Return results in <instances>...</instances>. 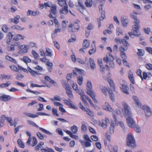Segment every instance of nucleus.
<instances>
[{"label": "nucleus", "instance_id": "f257e3e1", "mask_svg": "<svg viewBox=\"0 0 152 152\" xmlns=\"http://www.w3.org/2000/svg\"><path fill=\"white\" fill-rule=\"evenodd\" d=\"M122 104L124 108V114L126 118L128 126L131 128L135 127L136 123L132 118V116L129 110V107L124 102H122Z\"/></svg>", "mask_w": 152, "mask_h": 152}, {"label": "nucleus", "instance_id": "f03ea898", "mask_svg": "<svg viewBox=\"0 0 152 152\" xmlns=\"http://www.w3.org/2000/svg\"><path fill=\"white\" fill-rule=\"evenodd\" d=\"M136 22L137 24L133 26L131 32L128 33L130 37L132 38H134V36L138 37L141 35L140 33L139 32L140 27V25H138L139 21L137 20Z\"/></svg>", "mask_w": 152, "mask_h": 152}, {"label": "nucleus", "instance_id": "7ed1b4c3", "mask_svg": "<svg viewBox=\"0 0 152 152\" xmlns=\"http://www.w3.org/2000/svg\"><path fill=\"white\" fill-rule=\"evenodd\" d=\"M122 43L123 45H121L120 47L119 50L120 51L121 56L124 58H126V54L124 51L128 49L130 45L128 42L124 39H123Z\"/></svg>", "mask_w": 152, "mask_h": 152}, {"label": "nucleus", "instance_id": "20e7f679", "mask_svg": "<svg viewBox=\"0 0 152 152\" xmlns=\"http://www.w3.org/2000/svg\"><path fill=\"white\" fill-rule=\"evenodd\" d=\"M126 145L130 147L135 148L136 146V142L132 134L129 133L127 136Z\"/></svg>", "mask_w": 152, "mask_h": 152}, {"label": "nucleus", "instance_id": "39448f33", "mask_svg": "<svg viewBox=\"0 0 152 152\" xmlns=\"http://www.w3.org/2000/svg\"><path fill=\"white\" fill-rule=\"evenodd\" d=\"M114 58L111 54L109 53H107V54L106 57L103 58V61L105 62L106 63H109L110 66L112 68L114 67V65L113 62Z\"/></svg>", "mask_w": 152, "mask_h": 152}, {"label": "nucleus", "instance_id": "423d86ee", "mask_svg": "<svg viewBox=\"0 0 152 152\" xmlns=\"http://www.w3.org/2000/svg\"><path fill=\"white\" fill-rule=\"evenodd\" d=\"M80 29V27L77 22H75L73 24L70 23L68 26V30L70 32H75L78 31Z\"/></svg>", "mask_w": 152, "mask_h": 152}, {"label": "nucleus", "instance_id": "0eeeda50", "mask_svg": "<svg viewBox=\"0 0 152 152\" xmlns=\"http://www.w3.org/2000/svg\"><path fill=\"white\" fill-rule=\"evenodd\" d=\"M47 7H50V10H56L57 7L56 5L54 4H52L51 2L49 1L46 3H45L44 4H41L39 6V8L40 9H42L45 7V9H46Z\"/></svg>", "mask_w": 152, "mask_h": 152}, {"label": "nucleus", "instance_id": "6e6552de", "mask_svg": "<svg viewBox=\"0 0 152 152\" xmlns=\"http://www.w3.org/2000/svg\"><path fill=\"white\" fill-rule=\"evenodd\" d=\"M50 13L49 15V16L52 18H54V21L56 26L58 27L59 24L58 21L55 18V17L53 16L55 15L56 13V10H50Z\"/></svg>", "mask_w": 152, "mask_h": 152}, {"label": "nucleus", "instance_id": "1a4fd4ad", "mask_svg": "<svg viewBox=\"0 0 152 152\" xmlns=\"http://www.w3.org/2000/svg\"><path fill=\"white\" fill-rule=\"evenodd\" d=\"M140 107L144 110L146 116L149 117L151 115V110L147 106H141Z\"/></svg>", "mask_w": 152, "mask_h": 152}, {"label": "nucleus", "instance_id": "9d476101", "mask_svg": "<svg viewBox=\"0 0 152 152\" xmlns=\"http://www.w3.org/2000/svg\"><path fill=\"white\" fill-rule=\"evenodd\" d=\"M121 87H120L122 91L124 93L126 94H129V93L128 91L129 88L128 86L126 84H121Z\"/></svg>", "mask_w": 152, "mask_h": 152}, {"label": "nucleus", "instance_id": "9b49d317", "mask_svg": "<svg viewBox=\"0 0 152 152\" xmlns=\"http://www.w3.org/2000/svg\"><path fill=\"white\" fill-rule=\"evenodd\" d=\"M86 85L87 91L86 92L88 94H90L91 93L94 92L92 91V86L91 82L88 81H87Z\"/></svg>", "mask_w": 152, "mask_h": 152}, {"label": "nucleus", "instance_id": "f8f14e48", "mask_svg": "<svg viewBox=\"0 0 152 152\" xmlns=\"http://www.w3.org/2000/svg\"><path fill=\"white\" fill-rule=\"evenodd\" d=\"M105 18V11L104 10H102L101 13V16L99 18H97V21L98 23L99 27L101 26V21L102 20Z\"/></svg>", "mask_w": 152, "mask_h": 152}, {"label": "nucleus", "instance_id": "ddd939ff", "mask_svg": "<svg viewBox=\"0 0 152 152\" xmlns=\"http://www.w3.org/2000/svg\"><path fill=\"white\" fill-rule=\"evenodd\" d=\"M11 98V97L10 96L6 94L0 96V100L2 101L7 102L10 100Z\"/></svg>", "mask_w": 152, "mask_h": 152}, {"label": "nucleus", "instance_id": "4468645a", "mask_svg": "<svg viewBox=\"0 0 152 152\" xmlns=\"http://www.w3.org/2000/svg\"><path fill=\"white\" fill-rule=\"evenodd\" d=\"M58 4L61 7L64 6L62 10H68V7L66 3V1L65 0H61L58 1Z\"/></svg>", "mask_w": 152, "mask_h": 152}, {"label": "nucleus", "instance_id": "2eb2a0df", "mask_svg": "<svg viewBox=\"0 0 152 152\" xmlns=\"http://www.w3.org/2000/svg\"><path fill=\"white\" fill-rule=\"evenodd\" d=\"M89 62L91 69L92 70L95 69L96 68V66L94 61L93 59L91 58H90L89 59Z\"/></svg>", "mask_w": 152, "mask_h": 152}, {"label": "nucleus", "instance_id": "dca6fc26", "mask_svg": "<svg viewBox=\"0 0 152 152\" xmlns=\"http://www.w3.org/2000/svg\"><path fill=\"white\" fill-rule=\"evenodd\" d=\"M13 36V35L12 34V32H10L8 33L7 36V44H9Z\"/></svg>", "mask_w": 152, "mask_h": 152}, {"label": "nucleus", "instance_id": "f3484780", "mask_svg": "<svg viewBox=\"0 0 152 152\" xmlns=\"http://www.w3.org/2000/svg\"><path fill=\"white\" fill-rule=\"evenodd\" d=\"M20 18V16L19 15H17L14 17V18H11L10 19V22H13L15 24H17L19 23V19Z\"/></svg>", "mask_w": 152, "mask_h": 152}, {"label": "nucleus", "instance_id": "a211bd4d", "mask_svg": "<svg viewBox=\"0 0 152 152\" xmlns=\"http://www.w3.org/2000/svg\"><path fill=\"white\" fill-rule=\"evenodd\" d=\"M140 13H139L138 12H134L133 13H132L131 14V17L132 18L134 19V23H135V24H137V23L136 22V21H137V20H138L139 21V23H138V25H139V23H140V20L137 19L136 16L135 15V14H140Z\"/></svg>", "mask_w": 152, "mask_h": 152}, {"label": "nucleus", "instance_id": "6ab92c4d", "mask_svg": "<svg viewBox=\"0 0 152 152\" xmlns=\"http://www.w3.org/2000/svg\"><path fill=\"white\" fill-rule=\"evenodd\" d=\"M27 45H22L20 46L18 48H19V49L22 51L23 52L26 53L27 52Z\"/></svg>", "mask_w": 152, "mask_h": 152}, {"label": "nucleus", "instance_id": "aec40b11", "mask_svg": "<svg viewBox=\"0 0 152 152\" xmlns=\"http://www.w3.org/2000/svg\"><path fill=\"white\" fill-rule=\"evenodd\" d=\"M33 16H36L39 15V12L37 10H34L33 11H31V10H28V12L27 13V15H31Z\"/></svg>", "mask_w": 152, "mask_h": 152}, {"label": "nucleus", "instance_id": "412c9836", "mask_svg": "<svg viewBox=\"0 0 152 152\" xmlns=\"http://www.w3.org/2000/svg\"><path fill=\"white\" fill-rule=\"evenodd\" d=\"M21 60L24 63H25L27 65L28 63H30L31 62V60L28 56H23V58H21Z\"/></svg>", "mask_w": 152, "mask_h": 152}, {"label": "nucleus", "instance_id": "4be33fe9", "mask_svg": "<svg viewBox=\"0 0 152 152\" xmlns=\"http://www.w3.org/2000/svg\"><path fill=\"white\" fill-rule=\"evenodd\" d=\"M83 48L86 49L88 48L90 45L89 42L87 39H85L84 40L83 43Z\"/></svg>", "mask_w": 152, "mask_h": 152}, {"label": "nucleus", "instance_id": "5701e85b", "mask_svg": "<svg viewBox=\"0 0 152 152\" xmlns=\"http://www.w3.org/2000/svg\"><path fill=\"white\" fill-rule=\"evenodd\" d=\"M64 132H65L66 133L68 134L69 135V136L72 138L75 139H77L78 138V137L77 136L73 135L72 133L71 132H70L68 130H66V131H64Z\"/></svg>", "mask_w": 152, "mask_h": 152}, {"label": "nucleus", "instance_id": "b1692460", "mask_svg": "<svg viewBox=\"0 0 152 152\" xmlns=\"http://www.w3.org/2000/svg\"><path fill=\"white\" fill-rule=\"evenodd\" d=\"M24 37L20 34H17L14 37L13 40L15 41H18L20 39H23Z\"/></svg>", "mask_w": 152, "mask_h": 152}, {"label": "nucleus", "instance_id": "393cba45", "mask_svg": "<svg viewBox=\"0 0 152 152\" xmlns=\"http://www.w3.org/2000/svg\"><path fill=\"white\" fill-rule=\"evenodd\" d=\"M23 114L24 115H26L28 117L33 118L37 117H38V115L36 114H33L32 113L26 112L23 113Z\"/></svg>", "mask_w": 152, "mask_h": 152}, {"label": "nucleus", "instance_id": "a878e982", "mask_svg": "<svg viewBox=\"0 0 152 152\" xmlns=\"http://www.w3.org/2000/svg\"><path fill=\"white\" fill-rule=\"evenodd\" d=\"M103 109L106 110L110 111H112V110H113L108 103L106 102L105 103V106L103 107Z\"/></svg>", "mask_w": 152, "mask_h": 152}, {"label": "nucleus", "instance_id": "bb28decb", "mask_svg": "<svg viewBox=\"0 0 152 152\" xmlns=\"http://www.w3.org/2000/svg\"><path fill=\"white\" fill-rule=\"evenodd\" d=\"M77 77L78 83L80 85H81L82 84L83 81V78L82 75L80 74L79 75H77Z\"/></svg>", "mask_w": 152, "mask_h": 152}, {"label": "nucleus", "instance_id": "cd10ccee", "mask_svg": "<svg viewBox=\"0 0 152 152\" xmlns=\"http://www.w3.org/2000/svg\"><path fill=\"white\" fill-rule=\"evenodd\" d=\"M132 99L139 107L141 106V103L139 101L138 98L137 96H133L132 97Z\"/></svg>", "mask_w": 152, "mask_h": 152}, {"label": "nucleus", "instance_id": "c85d7f7f", "mask_svg": "<svg viewBox=\"0 0 152 152\" xmlns=\"http://www.w3.org/2000/svg\"><path fill=\"white\" fill-rule=\"evenodd\" d=\"M71 90V88L66 90V92L68 96L70 98L72 99L73 98V96L72 94V91Z\"/></svg>", "mask_w": 152, "mask_h": 152}, {"label": "nucleus", "instance_id": "c756f323", "mask_svg": "<svg viewBox=\"0 0 152 152\" xmlns=\"http://www.w3.org/2000/svg\"><path fill=\"white\" fill-rule=\"evenodd\" d=\"M107 121H109V120L107 118H106L105 120L102 121V123L101 124L102 126L106 128L107 127Z\"/></svg>", "mask_w": 152, "mask_h": 152}, {"label": "nucleus", "instance_id": "7c9ffc66", "mask_svg": "<svg viewBox=\"0 0 152 152\" xmlns=\"http://www.w3.org/2000/svg\"><path fill=\"white\" fill-rule=\"evenodd\" d=\"M58 32H61V29L59 28L55 29L53 31V34L51 35V37L52 39L55 38L57 35L56 34Z\"/></svg>", "mask_w": 152, "mask_h": 152}, {"label": "nucleus", "instance_id": "2f4dec72", "mask_svg": "<svg viewBox=\"0 0 152 152\" xmlns=\"http://www.w3.org/2000/svg\"><path fill=\"white\" fill-rule=\"evenodd\" d=\"M71 129L74 134H76L77 131L78 129L77 126L75 125H73L71 127Z\"/></svg>", "mask_w": 152, "mask_h": 152}, {"label": "nucleus", "instance_id": "473e14b6", "mask_svg": "<svg viewBox=\"0 0 152 152\" xmlns=\"http://www.w3.org/2000/svg\"><path fill=\"white\" fill-rule=\"evenodd\" d=\"M86 7H90L92 5L93 1L92 0H86L85 3Z\"/></svg>", "mask_w": 152, "mask_h": 152}, {"label": "nucleus", "instance_id": "72a5a7b5", "mask_svg": "<svg viewBox=\"0 0 152 152\" xmlns=\"http://www.w3.org/2000/svg\"><path fill=\"white\" fill-rule=\"evenodd\" d=\"M5 116L4 115H2L0 117V126H3L4 125Z\"/></svg>", "mask_w": 152, "mask_h": 152}, {"label": "nucleus", "instance_id": "f704fd0d", "mask_svg": "<svg viewBox=\"0 0 152 152\" xmlns=\"http://www.w3.org/2000/svg\"><path fill=\"white\" fill-rule=\"evenodd\" d=\"M31 53L32 54L33 57L35 59L37 60L39 58V56L38 54L34 50H32Z\"/></svg>", "mask_w": 152, "mask_h": 152}, {"label": "nucleus", "instance_id": "c9c22d12", "mask_svg": "<svg viewBox=\"0 0 152 152\" xmlns=\"http://www.w3.org/2000/svg\"><path fill=\"white\" fill-rule=\"evenodd\" d=\"M88 95L93 100L95 103H97L98 102L95 98L96 94L94 92L90 94H88Z\"/></svg>", "mask_w": 152, "mask_h": 152}, {"label": "nucleus", "instance_id": "e433bc0d", "mask_svg": "<svg viewBox=\"0 0 152 152\" xmlns=\"http://www.w3.org/2000/svg\"><path fill=\"white\" fill-rule=\"evenodd\" d=\"M5 58L7 60L12 62H13L15 64H16L17 63V61H16L15 60L11 58V57L10 56H6Z\"/></svg>", "mask_w": 152, "mask_h": 152}, {"label": "nucleus", "instance_id": "4c0bfd02", "mask_svg": "<svg viewBox=\"0 0 152 152\" xmlns=\"http://www.w3.org/2000/svg\"><path fill=\"white\" fill-rule=\"evenodd\" d=\"M108 89V87H102L101 88V90L103 93L105 95H106L107 94V91Z\"/></svg>", "mask_w": 152, "mask_h": 152}, {"label": "nucleus", "instance_id": "58836bf2", "mask_svg": "<svg viewBox=\"0 0 152 152\" xmlns=\"http://www.w3.org/2000/svg\"><path fill=\"white\" fill-rule=\"evenodd\" d=\"M17 143L20 148H24V145L20 139H19L18 140Z\"/></svg>", "mask_w": 152, "mask_h": 152}, {"label": "nucleus", "instance_id": "ea45409f", "mask_svg": "<svg viewBox=\"0 0 152 152\" xmlns=\"http://www.w3.org/2000/svg\"><path fill=\"white\" fill-rule=\"evenodd\" d=\"M78 3L79 7L81 9H85V6L83 4L81 0H78Z\"/></svg>", "mask_w": 152, "mask_h": 152}, {"label": "nucleus", "instance_id": "a19ab883", "mask_svg": "<svg viewBox=\"0 0 152 152\" xmlns=\"http://www.w3.org/2000/svg\"><path fill=\"white\" fill-rule=\"evenodd\" d=\"M2 30L5 33H7L9 31V28L6 25H4L2 27Z\"/></svg>", "mask_w": 152, "mask_h": 152}, {"label": "nucleus", "instance_id": "79ce46f5", "mask_svg": "<svg viewBox=\"0 0 152 152\" xmlns=\"http://www.w3.org/2000/svg\"><path fill=\"white\" fill-rule=\"evenodd\" d=\"M46 52L47 54L46 55L48 56L51 57L52 56V54L51 52V50L48 48H46Z\"/></svg>", "mask_w": 152, "mask_h": 152}, {"label": "nucleus", "instance_id": "37998d69", "mask_svg": "<svg viewBox=\"0 0 152 152\" xmlns=\"http://www.w3.org/2000/svg\"><path fill=\"white\" fill-rule=\"evenodd\" d=\"M68 23L67 21L65 20H63L62 22V29L64 31L66 28V23Z\"/></svg>", "mask_w": 152, "mask_h": 152}, {"label": "nucleus", "instance_id": "c03bdc74", "mask_svg": "<svg viewBox=\"0 0 152 152\" xmlns=\"http://www.w3.org/2000/svg\"><path fill=\"white\" fill-rule=\"evenodd\" d=\"M128 77L130 81L132 84H134L135 83V82L133 74H129Z\"/></svg>", "mask_w": 152, "mask_h": 152}, {"label": "nucleus", "instance_id": "a18cd8bd", "mask_svg": "<svg viewBox=\"0 0 152 152\" xmlns=\"http://www.w3.org/2000/svg\"><path fill=\"white\" fill-rule=\"evenodd\" d=\"M39 129L42 131V132L48 134L49 135H52V133L50 132L49 131L47 130H46L44 129L43 128L39 127Z\"/></svg>", "mask_w": 152, "mask_h": 152}, {"label": "nucleus", "instance_id": "49530a36", "mask_svg": "<svg viewBox=\"0 0 152 152\" xmlns=\"http://www.w3.org/2000/svg\"><path fill=\"white\" fill-rule=\"evenodd\" d=\"M11 69L16 72H18L20 70L16 66L14 65H11L10 66Z\"/></svg>", "mask_w": 152, "mask_h": 152}, {"label": "nucleus", "instance_id": "de8ad7c7", "mask_svg": "<svg viewBox=\"0 0 152 152\" xmlns=\"http://www.w3.org/2000/svg\"><path fill=\"white\" fill-rule=\"evenodd\" d=\"M27 68L28 69V71L30 73L31 75L34 77H35L36 75L34 73V70L32 69L29 66H27Z\"/></svg>", "mask_w": 152, "mask_h": 152}, {"label": "nucleus", "instance_id": "09e8293b", "mask_svg": "<svg viewBox=\"0 0 152 152\" xmlns=\"http://www.w3.org/2000/svg\"><path fill=\"white\" fill-rule=\"evenodd\" d=\"M79 94L81 96V99L84 102H87L85 100L84 98H86V96H85L84 94V93H79Z\"/></svg>", "mask_w": 152, "mask_h": 152}, {"label": "nucleus", "instance_id": "8fccbe9b", "mask_svg": "<svg viewBox=\"0 0 152 152\" xmlns=\"http://www.w3.org/2000/svg\"><path fill=\"white\" fill-rule=\"evenodd\" d=\"M64 103L66 105L69 106L71 103V101L69 99V100H66L65 98L63 100Z\"/></svg>", "mask_w": 152, "mask_h": 152}, {"label": "nucleus", "instance_id": "3c124183", "mask_svg": "<svg viewBox=\"0 0 152 152\" xmlns=\"http://www.w3.org/2000/svg\"><path fill=\"white\" fill-rule=\"evenodd\" d=\"M114 124L113 123H111L110 126V134H113L114 132Z\"/></svg>", "mask_w": 152, "mask_h": 152}, {"label": "nucleus", "instance_id": "603ef678", "mask_svg": "<svg viewBox=\"0 0 152 152\" xmlns=\"http://www.w3.org/2000/svg\"><path fill=\"white\" fill-rule=\"evenodd\" d=\"M137 54L139 56H143L144 54V51L141 49H138Z\"/></svg>", "mask_w": 152, "mask_h": 152}, {"label": "nucleus", "instance_id": "864d4df0", "mask_svg": "<svg viewBox=\"0 0 152 152\" xmlns=\"http://www.w3.org/2000/svg\"><path fill=\"white\" fill-rule=\"evenodd\" d=\"M120 34H123L122 31L120 28H118L116 29V34L119 36Z\"/></svg>", "mask_w": 152, "mask_h": 152}, {"label": "nucleus", "instance_id": "5fc2aeb1", "mask_svg": "<svg viewBox=\"0 0 152 152\" xmlns=\"http://www.w3.org/2000/svg\"><path fill=\"white\" fill-rule=\"evenodd\" d=\"M12 28L13 29H16L20 31L23 30L24 29V28H21L20 26L17 25H15L14 26L12 27Z\"/></svg>", "mask_w": 152, "mask_h": 152}, {"label": "nucleus", "instance_id": "6e6d98bb", "mask_svg": "<svg viewBox=\"0 0 152 152\" xmlns=\"http://www.w3.org/2000/svg\"><path fill=\"white\" fill-rule=\"evenodd\" d=\"M63 85L65 88L66 90L71 89V87L70 85L66 83H64L63 84Z\"/></svg>", "mask_w": 152, "mask_h": 152}, {"label": "nucleus", "instance_id": "4d7b16f0", "mask_svg": "<svg viewBox=\"0 0 152 152\" xmlns=\"http://www.w3.org/2000/svg\"><path fill=\"white\" fill-rule=\"evenodd\" d=\"M5 119L7 120V121L9 122V123L10 124V125L11 126H12L13 125V124L12 123L11 121H12V118L10 117H6L5 118Z\"/></svg>", "mask_w": 152, "mask_h": 152}, {"label": "nucleus", "instance_id": "13d9d810", "mask_svg": "<svg viewBox=\"0 0 152 152\" xmlns=\"http://www.w3.org/2000/svg\"><path fill=\"white\" fill-rule=\"evenodd\" d=\"M72 87L73 89L75 90L78 93L79 92V90L78 89L76 83H73Z\"/></svg>", "mask_w": 152, "mask_h": 152}, {"label": "nucleus", "instance_id": "bf43d9fd", "mask_svg": "<svg viewBox=\"0 0 152 152\" xmlns=\"http://www.w3.org/2000/svg\"><path fill=\"white\" fill-rule=\"evenodd\" d=\"M52 113L54 115L57 116H59V114L57 113V110L55 108H53L52 110Z\"/></svg>", "mask_w": 152, "mask_h": 152}, {"label": "nucleus", "instance_id": "052dcab7", "mask_svg": "<svg viewBox=\"0 0 152 152\" xmlns=\"http://www.w3.org/2000/svg\"><path fill=\"white\" fill-rule=\"evenodd\" d=\"M146 68L148 70H152V64H147L145 65Z\"/></svg>", "mask_w": 152, "mask_h": 152}, {"label": "nucleus", "instance_id": "680f3d73", "mask_svg": "<svg viewBox=\"0 0 152 152\" xmlns=\"http://www.w3.org/2000/svg\"><path fill=\"white\" fill-rule=\"evenodd\" d=\"M123 40V39H120L118 37H117L115 38L114 41L117 44L120 43L121 44V43H122Z\"/></svg>", "mask_w": 152, "mask_h": 152}, {"label": "nucleus", "instance_id": "e2e57ef3", "mask_svg": "<svg viewBox=\"0 0 152 152\" xmlns=\"http://www.w3.org/2000/svg\"><path fill=\"white\" fill-rule=\"evenodd\" d=\"M32 143L33 144L31 145V146H34L37 144V140L36 137H33Z\"/></svg>", "mask_w": 152, "mask_h": 152}, {"label": "nucleus", "instance_id": "0e129e2a", "mask_svg": "<svg viewBox=\"0 0 152 152\" xmlns=\"http://www.w3.org/2000/svg\"><path fill=\"white\" fill-rule=\"evenodd\" d=\"M10 85V83H3L1 84L0 85V87L2 88H5L8 87Z\"/></svg>", "mask_w": 152, "mask_h": 152}, {"label": "nucleus", "instance_id": "69168bd1", "mask_svg": "<svg viewBox=\"0 0 152 152\" xmlns=\"http://www.w3.org/2000/svg\"><path fill=\"white\" fill-rule=\"evenodd\" d=\"M90 142L88 141H86L84 146L86 147H90L91 146V144L90 142Z\"/></svg>", "mask_w": 152, "mask_h": 152}, {"label": "nucleus", "instance_id": "338daca9", "mask_svg": "<svg viewBox=\"0 0 152 152\" xmlns=\"http://www.w3.org/2000/svg\"><path fill=\"white\" fill-rule=\"evenodd\" d=\"M37 136L39 139L41 140H43L44 136L42 134L39 132H37Z\"/></svg>", "mask_w": 152, "mask_h": 152}, {"label": "nucleus", "instance_id": "774afa93", "mask_svg": "<svg viewBox=\"0 0 152 152\" xmlns=\"http://www.w3.org/2000/svg\"><path fill=\"white\" fill-rule=\"evenodd\" d=\"M29 46L31 47H35L36 48H37L36 44L33 42H30L29 43Z\"/></svg>", "mask_w": 152, "mask_h": 152}]
</instances>
